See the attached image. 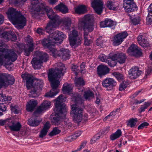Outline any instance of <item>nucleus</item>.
<instances>
[{"label":"nucleus","mask_w":152,"mask_h":152,"mask_svg":"<svg viewBox=\"0 0 152 152\" xmlns=\"http://www.w3.org/2000/svg\"><path fill=\"white\" fill-rule=\"evenodd\" d=\"M55 65V69H50L48 72V79L51 82L52 88L50 91L46 93L44 96L49 98L53 97L59 92V90L58 88L60 82L56 79L63 76L66 70L64 65L61 62L57 63Z\"/></svg>","instance_id":"1"},{"label":"nucleus","mask_w":152,"mask_h":152,"mask_svg":"<svg viewBox=\"0 0 152 152\" xmlns=\"http://www.w3.org/2000/svg\"><path fill=\"white\" fill-rule=\"evenodd\" d=\"M91 19V16L90 15H87L80 18L78 23L79 28L84 31V44L87 46H89L93 42L92 39H88L89 33L92 31L94 29V25L92 22Z\"/></svg>","instance_id":"2"},{"label":"nucleus","mask_w":152,"mask_h":152,"mask_svg":"<svg viewBox=\"0 0 152 152\" xmlns=\"http://www.w3.org/2000/svg\"><path fill=\"white\" fill-rule=\"evenodd\" d=\"M8 18L17 28H23L26 25V19L20 11H18L12 7L9 8L6 12Z\"/></svg>","instance_id":"3"},{"label":"nucleus","mask_w":152,"mask_h":152,"mask_svg":"<svg viewBox=\"0 0 152 152\" xmlns=\"http://www.w3.org/2000/svg\"><path fill=\"white\" fill-rule=\"evenodd\" d=\"M63 96V95L61 94L56 99L55 107L54 109L55 115L54 116L51 115L52 122L57 125L59 124L60 118L64 117L67 113L66 105L64 103L61 104L60 102Z\"/></svg>","instance_id":"4"},{"label":"nucleus","mask_w":152,"mask_h":152,"mask_svg":"<svg viewBox=\"0 0 152 152\" xmlns=\"http://www.w3.org/2000/svg\"><path fill=\"white\" fill-rule=\"evenodd\" d=\"M41 5L42 8H37L36 10L40 11L41 10H42L46 12L47 16L50 21L47 24L45 30L47 33L51 34L52 31L54 30V28L59 26L58 22L56 19V14L53 12L52 8H50L49 7H46L42 4Z\"/></svg>","instance_id":"5"},{"label":"nucleus","mask_w":152,"mask_h":152,"mask_svg":"<svg viewBox=\"0 0 152 152\" xmlns=\"http://www.w3.org/2000/svg\"><path fill=\"white\" fill-rule=\"evenodd\" d=\"M34 80L35 82L32 84L29 94V97L32 98L36 97L39 96V92L42 89L44 84L41 79H35Z\"/></svg>","instance_id":"6"},{"label":"nucleus","mask_w":152,"mask_h":152,"mask_svg":"<svg viewBox=\"0 0 152 152\" xmlns=\"http://www.w3.org/2000/svg\"><path fill=\"white\" fill-rule=\"evenodd\" d=\"M71 114L72 115L73 121L77 124L82 120L83 109L77 104H73L71 106Z\"/></svg>","instance_id":"7"},{"label":"nucleus","mask_w":152,"mask_h":152,"mask_svg":"<svg viewBox=\"0 0 152 152\" xmlns=\"http://www.w3.org/2000/svg\"><path fill=\"white\" fill-rule=\"evenodd\" d=\"M15 81V79L12 75L8 73H2L0 76V88L12 85Z\"/></svg>","instance_id":"8"},{"label":"nucleus","mask_w":152,"mask_h":152,"mask_svg":"<svg viewBox=\"0 0 152 152\" xmlns=\"http://www.w3.org/2000/svg\"><path fill=\"white\" fill-rule=\"evenodd\" d=\"M82 38L79 36L78 31L75 30L71 31L69 34V40L70 45L72 47L78 46L81 43Z\"/></svg>","instance_id":"9"},{"label":"nucleus","mask_w":152,"mask_h":152,"mask_svg":"<svg viewBox=\"0 0 152 152\" xmlns=\"http://www.w3.org/2000/svg\"><path fill=\"white\" fill-rule=\"evenodd\" d=\"M123 4L125 10L127 12L135 11L137 10L134 0H123Z\"/></svg>","instance_id":"10"},{"label":"nucleus","mask_w":152,"mask_h":152,"mask_svg":"<svg viewBox=\"0 0 152 152\" xmlns=\"http://www.w3.org/2000/svg\"><path fill=\"white\" fill-rule=\"evenodd\" d=\"M128 33L126 31L118 34L115 35L112 38L111 41L114 46H118L120 45L128 36Z\"/></svg>","instance_id":"11"},{"label":"nucleus","mask_w":152,"mask_h":152,"mask_svg":"<svg viewBox=\"0 0 152 152\" xmlns=\"http://www.w3.org/2000/svg\"><path fill=\"white\" fill-rule=\"evenodd\" d=\"M102 87L108 91L112 90L117 85L116 81L110 77H107L102 81Z\"/></svg>","instance_id":"12"},{"label":"nucleus","mask_w":152,"mask_h":152,"mask_svg":"<svg viewBox=\"0 0 152 152\" xmlns=\"http://www.w3.org/2000/svg\"><path fill=\"white\" fill-rule=\"evenodd\" d=\"M56 19L58 22L59 26L60 25L65 29L70 30L72 23L70 18H66L60 19L59 16L56 14Z\"/></svg>","instance_id":"13"},{"label":"nucleus","mask_w":152,"mask_h":152,"mask_svg":"<svg viewBox=\"0 0 152 152\" xmlns=\"http://www.w3.org/2000/svg\"><path fill=\"white\" fill-rule=\"evenodd\" d=\"M127 52L129 55L133 56H142L141 49L135 44H133L129 48Z\"/></svg>","instance_id":"14"},{"label":"nucleus","mask_w":152,"mask_h":152,"mask_svg":"<svg viewBox=\"0 0 152 152\" xmlns=\"http://www.w3.org/2000/svg\"><path fill=\"white\" fill-rule=\"evenodd\" d=\"M49 58H33L31 61L33 68L35 69H39L41 67L43 62H46Z\"/></svg>","instance_id":"15"},{"label":"nucleus","mask_w":152,"mask_h":152,"mask_svg":"<svg viewBox=\"0 0 152 152\" xmlns=\"http://www.w3.org/2000/svg\"><path fill=\"white\" fill-rule=\"evenodd\" d=\"M91 5L98 14L102 13L103 5V2L102 0H92Z\"/></svg>","instance_id":"16"},{"label":"nucleus","mask_w":152,"mask_h":152,"mask_svg":"<svg viewBox=\"0 0 152 152\" xmlns=\"http://www.w3.org/2000/svg\"><path fill=\"white\" fill-rule=\"evenodd\" d=\"M52 56L54 57L56 56L62 57H70L71 56L70 53V51L69 50L64 48H61L59 50H57L55 49Z\"/></svg>","instance_id":"17"},{"label":"nucleus","mask_w":152,"mask_h":152,"mask_svg":"<svg viewBox=\"0 0 152 152\" xmlns=\"http://www.w3.org/2000/svg\"><path fill=\"white\" fill-rule=\"evenodd\" d=\"M142 73V71L139 70L138 67L135 66L131 68L128 72L129 78L132 80L138 77Z\"/></svg>","instance_id":"18"},{"label":"nucleus","mask_w":152,"mask_h":152,"mask_svg":"<svg viewBox=\"0 0 152 152\" xmlns=\"http://www.w3.org/2000/svg\"><path fill=\"white\" fill-rule=\"evenodd\" d=\"M110 70V69L106 65H99L97 67V74L99 77L102 78L109 74Z\"/></svg>","instance_id":"19"},{"label":"nucleus","mask_w":152,"mask_h":152,"mask_svg":"<svg viewBox=\"0 0 152 152\" xmlns=\"http://www.w3.org/2000/svg\"><path fill=\"white\" fill-rule=\"evenodd\" d=\"M17 59V58H0V67L2 65L8 69L13 62Z\"/></svg>","instance_id":"20"},{"label":"nucleus","mask_w":152,"mask_h":152,"mask_svg":"<svg viewBox=\"0 0 152 152\" xmlns=\"http://www.w3.org/2000/svg\"><path fill=\"white\" fill-rule=\"evenodd\" d=\"M0 57H16L17 56L15 52L6 48H0Z\"/></svg>","instance_id":"21"},{"label":"nucleus","mask_w":152,"mask_h":152,"mask_svg":"<svg viewBox=\"0 0 152 152\" xmlns=\"http://www.w3.org/2000/svg\"><path fill=\"white\" fill-rule=\"evenodd\" d=\"M53 35L54 37L53 39L56 41L55 42L54 41V42L55 43H59L61 44L63 39L66 37V35L62 32L57 31L54 32Z\"/></svg>","instance_id":"22"},{"label":"nucleus","mask_w":152,"mask_h":152,"mask_svg":"<svg viewBox=\"0 0 152 152\" xmlns=\"http://www.w3.org/2000/svg\"><path fill=\"white\" fill-rule=\"evenodd\" d=\"M21 77L23 79L26 80V86L28 89H30L32 84L34 82L31 76L28 73H25L21 75Z\"/></svg>","instance_id":"23"},{"label":"nucleus","mask_w":152,"mask_h":152,"mask_svg":"<svg viewBox=\"0 0 152 152\" xmlns=\"http://www.w3.org/2000/svg\"><path fill=\"white\" fill-rule=\"evenodd\" d=\"M99 59L102 62L107 64L111 67H114L117 64L116 58H99Z\"/></svg>","instance_id":"24"},{"label":"nucleus","mask_w":152,"mask_h":152,"mask_svg":"<svg viewBox=\"0 0 152 152\" xmlns=\"http://www.w3.org/2000/svg\"><path fill=\"white\" fill-rule=\"evenodd\" d=\"M42 43L45 48L49 49L52 55L54 52L55 51V49L53 48L54 46L52 44L50 40L45 38L42 41Z\"/></svg>","instance_id":"25"},{"label":"nucleus","mask_w":152,"mask_h":152,"mask_svg":"<svg viewBox=\"0 0 152 152\" xmlns=\"http://www.w3.org/2000/svg\"><path fill=\"white\" fill-rule=\"evenodd\" d=\"M100 27L102 28L112 27L115 26L116 24L113 20L107 18L105 19L104 21H101L100 23Z\"/></svg>","instance_id":"26"},{"label":"nucleus","mask_w":152,"mask_h":152,"mask_svg":"<svg viewBox=\"0 0 152 152\" xmlns=\"http://www.w3.org/2000/svg\"><path fill=\"white\" fill-rule=\"evenodd\" d=\"M137 40L139 45L143 47H148L149 45L148 39L145 38L142 35L138 37Z\"/></svg>","instance_id":"27"},{"label":"nucleus","mask_w":152,"mask_h":152,"mask_svg":"<svg viewBox=\"0 0 152 152\" xmlns=\"http://www.w3.org/2000/svg\"><path fill=\"white\" fill-rule=\"evenodd\" d=\"M50 127V124L49 122H47L44 124L43 129L40 132L39 134V137L42 138L46 136Z\"/></svg>","instance_id":"28"},{"label":"nucleus","mask_w":152,"mask_h":152,"mask_svg":"<svg viewBox=\"0 0 152 152\" xmlns=\"http://www.w3.org/2000/svg\"><path fill=\"white\" fill-rule=\"evenodd\" d=\"M37 104V101L33 99L31 100L26 105V110L29 112L33 111Z\"/></svg>","instance_id":"29"},{"label":"nucleus","mask_w":152,"mask_h":152,"mask_svg":"<svg viewBox=\"0 0 152 152\" xmlns=\"http://www.w3.org/2000/svg\"><path fill=\"white\" fill-rule=\"evenodd\" d=\"M71 99L75 103L78 104H81L83 102V98L80 94H76L72 96Z\"/></svg>","instance_id":"30"},{"label":"nucleus","mask_w":152,"mask_h":152,"mask_svg":"<svg viewBox=\"0 0 152 152\" xmlns=\"http://www.w3.org/2000/svg\"><path fill=\"white\" fill-rule=\"evenodd\" d=\"M62 90L64 94L67 93L68 94H70L72 90V84L67 83H64L63 85Z\"/></svg>","instance_id":"31"},{"label":"nucleus","mask_w":152,"mask_h":152,"mask_svg":"<svg viewBox=\"0 0 152 152\" xmlns=\"http://www.w3.org/2000/svg\"><path fill=\"white\" fill-rule=\"evenodd\" d=\"M54 9L58 10L62 13L65 14L68 12V9L66 6L64 4L61 3L56 6Z\"/></svg>","instance_id":"32"},{"label":"nucleus","mask_w":152,"mask_h":152,"mask_svg":"<svg viewBox=\"0 0 152 152\" xmlns=\"http://www.w3.org/2000/svg\"><path fill=\"white\" fill-rule=\"evenodd\" d=\"M28 47V49H24V54L27 56H28L30 54L31 52H32L34 49V44L32 41H30L28 42L27 44Z\"/></svg>","instance_id":"33"},{"label":"nucleus","mask_w":152,"mask_h":152,"mask_svg":"<svg viewBox=\"0 0 152 152\" xmlns=\"http://www.w3.org/2000/svg\"><path fill=\"white\" fill-rule=\"evenodd\" d=\"M106 6L109 10H115L117 7L115 1L113 0H110L107 2Z\"/></svg>","instance_id":"34"},{"label":"nucleus","mask_w":152,"mask_h":152,"mask_svg":"<svg viewBox=\"0 0 152 152\" xmlns=\"http://www.w3.org/2000/svg\"><path fill=\"white\" fill-rule=\"evenodd\" d=\"M13 125L11 127L10 130L13 131L18 132L22 127V125L19 122H15V121Z\"/></svg>","instance_id":"35"},{"label":"nucleus","mask_w":152,"mask_h":152,"mask_svg":"<svg viewBox=\"0 0 152 152\" xmlns=\"http://www.w3.org/2000/svg\"><path fill=\"white\" fill-rule=\"evenodd\" d=\"M122 132L121 129H118L114 133L110 136V139L111 140H114L120 137L122 134Z\"/></svg>","instance_id":"36"},{"label":"nucleus","mask_w":152,"mask_h":152,"mask_svg":"<svg viewBox=\"0 0 152 152\" xmlns=\"http://www.w3.org/2000/svg\"><path fill=\"white\" fill-rule=\"evenodd\" d=\"M39 3V0H31V4L33 6L32 8L34 9V10L37 11L36 10V9L37 8H39V7L42 8V6L41 5L42 4H44L46 7H47V6L45 5V4L44 3H42L41 4H40L37 7H35V6L36 5H37V4H38ZM41 11H44L42 10H41L40 11H38V12H40Z\"/></svg>","instance_id":"37"},{"label":"nucleus","mask_w":152,"mask_h":152,"mask_svg":"<svg viewBox=\"0 0 152 152\" xmlns=\"http://www.w3.org/2000/svg\"><path fill=\"white\" fill-rule=\"evenodd\" d=\"M125 54L123 53L112 51L109 54L108 57H125Z\"/></svg>","instance_id":"38"},{"label":"nucleus","mask_w":152,"mask_h":152,"mask_svg":"<svg viewBox=\"0 0 152 152\" xmlns=\"http://www.w3.org/2000/svg\"><path fill=\"white\" fill-rule=\"evenodd\" d=\"M82 133V132L80 131H77L75 133L68 137L67 140L69 142H71L75 140L78 137L80 136Z\"/></svg>","instance_id":"39"},{"label":"nucleus","mask_w":152,"mask_h":152,"mask_svg":"<svg viewBox=\"0 0 152 152\" xmlns=\"http://www.w3.org/2000/svg\"><path fill=\"white\" fill-rule=\"evenodd\" d=\"M86 10V7L84 5H81L76 8L75 11L77 14H82L85 13Z\"/></svg>","instance_id":"40"},{"label":"nucleus","mask_w":152,"mask_h":152,"mask_svg":"<svg viewBox=\"0 0 152 152\" xmlns=\"http://www.w3.org/2000/svg\"><path fill=\"white\" fill-rule=\"evenodd\" d=\"M84 96L86 100H89L94 98V94L91 91H88L85 92Z\"/></svg>","instance_id":"41"},{"label":"nucleus","mask_w":152,"mask_h":152,"mask_svg":"<svg viewBox=\"0 0 152 152\" xmlns=\"http://www.w3.org/2000/svg\"><path fill=\"white\" fill-rule=\"evenodd\" d=\"M40 122L39 121L31 118L28 120V124L31 126H37L39 125Z\"/></svg>","instance_id":"42"},{"label":"nucleus","mask_w":152,"mask_h":152,"mask_svg":"<svg viewBox=\"0 0 152 152\" xmlns=\"http://www.w3.org/2000/svg\"><path fill=\"white\" fill-rule=\"evenodd\" d=\"M75 82L76 86L77 87L83 86L85 84L84 80L81 77L75 78Z\"/></svg>","instance_id":"43"},{"label":"nucleus","mask_w":152,"mask_h":152,"mask_svg":"<svg viewBox=\"0 0 152 152\" xmlns=\"http://www.w3.org/2000/svg\"><path fill=\"white\" fill-rule=\"evenodd\" d=\"M12 98L11 96H6L3 94H0V101L2 102L6 103L7 102L11 101Z\"/></svg>","instance_id":"44"},{"label":"nucleus","mask_w":152,"mask_h":152,"mask_svg":"<svg viewBox=\"0 0 152 152\" xmlns=\"http://www.w3.org/2000/svg\"><path fill=\"white\" fill-rule=\"evenodd\" d=\"M141 20V18L138 15H135L131 20L132 23L134 25L140 24Z\"/></svg>","instance_id":"45"},{"label":"nucleus","mask_w":152,"mask_h":152,"mask_svg":"<svg viewBox=\"0 0 152 152\" xmlns=\"http://www.w3.org/2000/svg\"><path fill=\"white\" fill-rule=\"evenodd\" d=\"M112 75L114 76L119 81H122L124 79V76L122 74L118 72H114Z\"/></svg>","instance_id":"46"},{"label":"nucleus","mask_w":152,"mask_h":152,"mask_svg":"<svg viewBox=\"0 0 152 152\" xmlns=\"http://www.w3.org/2000/svg\"><path fill=\"white\" fill-rule=\"evenodd\" d=\"M137 121V118H136L130 119L128 121L127 125L131 128L134 127L136 125Z\"/></svg>","instance_id":"47"},{"label":"nucleus","mask_w":152,"mask_h":152,"mask_svg":"<svg viewBox=\"0 0 152 152\" xmlns=\"http://www.w3.org/2000/svg\"><path fill=\"white\" fill-rule=\"evenodd\" d=\"M15 121L12 120L10 118H7L5 119V128L7 129V127H9L10 129L11 127H12Z\"/></svg>","instance_id":"48"},{"label":"nucleus","mask_w":152,"mask_h":152,"mask_svg":"<svg viewBox=\"0 0 152 152\" xmlns=\"http://www.w3.org/2000/svg\"><path fill=\"white\" fill-rule=\"evenodd\" d=\"M151 104V103L149 102H145L144 104L142 105L139 109V112L142 113L145 111V109Z\"/></svg>","instance_id":"49"},{"label":"nucleus","mask_w":152,"mask_h":152,"mask_svg":"<svg viewBox=\"0 0 152 152\" xmlns=\"http://www.w3.org/2000/svg\"><path fill=\"white\" fill-rule=\"evenodd\" d=\"M34 55L36 57H48V54L45 53L40 51H36Z\"/></svg>","instance_id":"50"},{"label":"nucleus","mask_w":152,"mask_h":152,"mask_svg":"<svg viewBox=\"0 0 152 152\" xmlns=\"http://www.w3.org/2000/svg\"><path fill=\"white\" fill-rule=\"evenodd\" d=\"M61 130L58 127L54 128L53 130L49 134V135L50 136L56 135L59 134L61 132Z\"/></svg>","instance_id":"51"},{"label":"nucleus","mask_w":152,"mask_h":152,"mask_svg":"<svg viewBox=\"0 0 152 152\" xmlns=\"http://www.w3.org/2000/svg\"><path fill=\"white\" fill-rule=\"evenodd\" d=\"M11 110L12 113L17 114L19 113L20 111L19 107L17 105L12 106H10Z\"/></svg>","instance_id":"52"},{"label":"nucleus","mask_w":152,"mask_h":152,"mask_svg":"<svg viewBox=\"0 0 152 152\" xmlns=\"http://www.w3.org/2000/svg\"><path fill=\"white\" fill-rule=\"evenodd\" d=\"M41 104L46 110L50 108V106L51 105V102L49 101L45 100Z\"/></svg>","instance_id":"53"},{"label":"nucleus","mask_w":152,"mask_h":152,"mask_svg":"<svg viewBox=\"0 0 152 152\" xmlns=\"http://www.w3.org/2000/svg\"><path fill=\"white\" fill-rule=\"evenodd\" d=\"M2 36L4 39L8 41L9 40L10 37L12 36L11 34L9 32L6 31L2 33Z\"/></svg>","instance_id":"54"},{"label":"nucleus","mask_w":152,"mask_h":152,"mask_svg":"<svg viewBox=\"0 0 152 152\" xmlns=\"http://www.w3.org/2000/svg\"><path fill=\"white\" fill-rule=\"evenodd\" d=\"M152 74V66L151 64H149L146 69L145 72V75L146 76Z\"/></svg>","instance_id":"55"},{"label":"nucleus","mask_w":152,"mask_h":152,"mask_svg":"<svg viewBox=\"0 0 152 152\" xmlns=\"http://www.w3.org/2000/svg\"><path fill=\"white\" fill-rule=\"evenodd\" d=\"M7 107L3 103H0V116L3 114V112L6 110Z\"/></svg>","instance_id":"56"},{"label":"nucleus","mask_w":152,"mask_h":152,"mask_svg":"<svg viewBox=\"0 0 152 152\" xmlns=\"http://www.w3.org/2000/svg\"><path fill=\"white\" fill-rule=\"evenodd\" d=\"M146 23L148 25H151L152 24V15H150L148 13L146 18Z\"/></svg>","instance_id":"57"},{"label":"nucleus","mask_w":152,"mask_h":152,"mask_svg":"<svg viewBox=\"0 0 152 152\" xmlns=\"http://www.w3.org/2000/svg\"><path fill=\"white\" fill-rule=\"evenodd\" d=\"M68 119L66 118L65 119L64 121L63 122V124H64L65 127H67L69 128L72 126V124L71 123L68 122Z\"/></svg>","instance_id":"58"},{"label":"nucleus","mask_w":152,"mask_h":152,"mask_svg":"<svg viewBox=\"0 0 152 152\" xmlns=\"http://www.w3.org/2000/svg\"><path fill=\"white\" fill-rule=\"evenodd\" d=\"M45 110L41 104L39 106L34 112V113H40Z\"/></svg>","instance_id":"59"},{"label":"nucleus","mask_w":152,"mask_h":152,"mask_svg":"<svg viewBox=\"0 0 152 152\" xmlns=\"http://www.w3.org/2000/svg\"><path fill=\"white\" fill-rule=\"evenodd\" d=\"M149 125V123L147 122H144L141 124H140L138 127V129L140 130L142 129L145 127Z\"/></svg>","instance_id":"60"},{"label":"nucleus","mask_w":152,"mask_h":152,"mask_svg":"<svg viewBox=\"0 0 152 152\" xmlns=\"http://www.w3.org/2000/svg\"><path fill=\"white\" fill-rule=\"evenodd\" d=\"M116 58L117 62L121 64L124 63L126 60V58Z\"/></svg>","instance_id":"61"},{"label":"nucleus","mask_w":152,"mask_h":152,"mask_svg":"<svg viewBox=\"0 0 152 152\" xmlns=\"http://www.w3.org/2000/svg\"><path fill=\"white\" fill-rule=\"evenodd\" d=\"M127 86L126 84L123 83L120 84L119 86V90L120 91H122L124 90Z\"/></svg>","instance_id":"62"},{"label":"nucleus","mask_w":152,"mask_h":152,"mask_svg":"<svg viewBox=\"0 0 152 152\" xmlns=\"http://www.w3.org/2000/svg\"><path fill=\"white\" fill-rule=\"evenodd\" d=\"M86 66L85 63L83 62L80 65V68L81 69V73H84L86 72L85 69H84Z\"/></svg>","instance_id":"63"},{"label":"nucleus","mask_w":152,"mask_h":152,"mask_svg":"<svg viewBox=\"0 0 152 152\" xmlns=\"http://www.w3.org/2000/svg\"><path fill=\"white\" fill-rule=\"evenodd\" d=\"M102 37H101L98 39L96 40V44L97 46H101L102 45Z\"/></svg>","instance_id":"64"}]
</instances>
